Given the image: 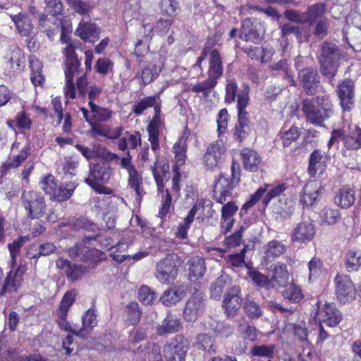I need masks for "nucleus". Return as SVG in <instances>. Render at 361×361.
I'll list each match as a JSON object with an SVG mask.
<instances>
[{
  "instance_id": "nucleus-28",
  "label": "nucleus",
  "mask_w": 361,
  "mask_h": 361,
  "mask_svg": "<svg viewBox=\"0 0 361 361\" xmlns=\"http://www.w3.org/2000/svg\"><path fill=\"white\" fill-rule=\"evenodd\" d=\"M10 17L20 36L28 37L32 34L34 25L27 13L20 12L15 15L10 14Z\"/></svg>"
},
{
  "instance_id": "nucleus-11",
  "label": "nucleus",
  "mask_w": 361,
  "mask_h": 361,
  "mask_svg": "<svg viewBox=\"0 0 361 361\" xmlns=\"http://www.w3.org/2000/svg\"><path fill=\"white\" fill-rule=\"evenodd\" d=\"M27 271L25 265H19L17 268H12L7 274L0 289V296L7 293L16 292L23 285L24 275Z\"/></svg>"
},
{
  "instance_id": "nucleus-1",
  "label": "nucleus",
  "mask_w": 361,
  "mask_h": 361,
  "mask_svg": "<svg viewBox=\"0 0 361 361\" xmlns=\"http://www.w3.org/2000/svg\"><path fill=\"white\" fill-rule=\"evenodd\" d=\"M302 110L307 121L319 126L334 114L333 106L328 97H318L312 100H305Z\"/></svg>"
},
{
  "instance_id": "nucleus-17",
  "label": "nucleus",
  "mask_w": 361,
  "mask_h": 361,
  "mask_svg": "<svg viewBox=\"0 0 361 361\" xmlns=\"http://www.w3.org/2000/svg\"><path fill=\"white\" fill-rule=\"evenodd\" d=\"M164 59L159 54H155L152 60L144 68L141 73V80L144 85L150 83L158 77L164 66Z\"/></svg>"
},
{
  "instance_id": "nucleus-4",
  "label": "nucleus",
  "mask_w": 361,
  "mask_h": 361,
  "mask_svg": "<svg viewBox=\"0 0 361 361\" xmlns=\"http://www.w3.org/2000/svg\"><path fill=\"white\" fill-rule=\"evenodd\" d=\"M22 205L29 218L39 219L46 211L44 197L40 192L33 190H25L21 195Z\"/></svg>"
},
{
  "instance_id": "nucleus-36",
  "label": "nucleus",
  "mask_w": 361,
  "mask_h": 361,
  "mask_svg": "<svg viewBox=\"0 0 361 361\" xmlns=\"http://www.w3.org/2000/svg\"><path fill=\"white\" fill-rule=\"evenodd\" d=\"M287 185L286 183H276V184H266L263 187H260L263 191L262 204L264 207H267L272 199L279 196L287 189Z\"/></svg>"
},
{
  "instance_id": "nucleus-39",
  "label": "nucleus",
  "mask_w": 361,
  "mask_h": 361,
  "mask_svg": "<svg viewBox=\"0 0 361 361\" xmlns=\"http://www.w3.org/2000/svg\"><path fill=\"white\" fill-rule=\"evenodd\" d=\"M188 275L190 281L201 278L205 273L204 259L200 257H194L188 261Z\"/></svg>"
},
{
  "instance_id": "nucleus-23",
  "label": "nucleus",
  "mask_w": 361,
  "mask_h": 361,
  "mask_svg": "<svg viewBox=\"0 0 361 361\" xmlns=\"http://www.w3.org/2000/svg\"><path fill=\"white\" fill-rule=\"evenodd\" d=\"M159 113V109L157 107V114L149 122L147 128L149 141L154 152L157 151L159 147V137L164 127Z\"/></svg>"
},
{
  "instance_id": "nucleus-22",
  "label": "nucleus",
  "mask_w": 361,
  "mask_h": 361,
  "mask_svg": "<svg viewBox=\"0 0 361 361\" xmlns=\"http://www.w3.org/2000/svg\"><path fill=\"white\" fill-rule=\"evenodd\" d=\"M320 195L319 185L315 181L307 183L300 195V204L303 207L313 206L318 201Z\"/></svg>"
},
{
  "instance_id": "nucleus-9",
  "label": "nucleus",
  "mask_w": 361,
  "mask_h": 361,
  "mask_svg": "<svg viewBox=\"0 0 361 361\" xmlns=\"http://www.w3.org/2000/svg\"><path fill=\"white\" fill-rule=\"evenodd\" d=\"M340 140L343 141L344 145L350 149H357L361 147V128L354 126L350 129V133L344 135L341 130H334L328 146L331 147L338 142Z\"/></svg>"
},
{
  "instance_id": "nucleus-43",
  "label": "nucleus",
  "mask_w": 361,
  "mask_h": 361,
  "mask_svg": "<svg viewBox=\"0 0 361 361\" xmlns=\"http://www.w3.org/2000/svg\"><path fill=\"white\" fill-rule=\"evenodd\" d=\"M289 274L287 267L285 264H277L273 269L272 281L274 283V288L283 286L288 280Z\"/></svg>"
},
{
  "instance_id": "nucleus-12",
  "label": "nucleus",
  "mask_w": 361,
  "mask_h": 361,
  "mask_svg": "<svg viewBox=\"0 0 361 361\" xmlns=\"http://www.w3.org/2000/svg\"><path fill=\"white\" fill-rule=\"evenodd\" d=\"M335 281L337 300L343 304L352 302L355 298L356 289L350 276L339 275Z\"/></svg>"
},
{
  "instance_id": "nucleus-7",
  "label": "nucleus",
  "mask_w": 361,
  "mask_h": 361,
  "mask_svg": "<svg viewBox=\"0 0 361 361\" xmlns=\"http://www.w3.org/2000/svg\"><path fill=\"white\" fill-rule=\"evenodd\" d=\"M189 347L187 338L181 335L176 336L164 347V357L166 361H185Z\"/></svg>"
},
{
  "instance_id": "nucleus-52",
  "label": "nucleus",
  "mask_w": 361,
  "mask_h": 361,
  "mask_svg": "<svg viewBox=\"0 0 361 361\" xmlns=\"http://www.w3.org/2000/svg\"><path fill=\"white\" fill-rule=\"evenodd\" d=\"M229 282L230 278L227 275L220 276L211 286V297L214 299H220L226 285Z\"/></svg>"
},
{
  "instance_id": "nucleus-33",
  "label": "nucleus",
  "mask_w": 361,
  "mask_h": 361,
  "mask_svg": "<svg viewBox=\"0 0 361 361\" xmlns=\"http://www.w3.org/2000/svg\"><path fill=\"white\" fill-rule=\"evenodd\" d=\"M355 191L350 187H343L334 196V203L343 209L351 207L355 202Z\"/></svg>"
},
{
  "instance_id": "nucleus-20",
  "label": "nucleus",
  "mask_w": 361,
  "mask_h": 361,
  "mask_svg": "<svg viewBox=\"0 0 361 361\" xmlns=\"http://www.w3.org/2000/svg\"><path fill=\"white\" fill-rule=\"evenodd\" d=\"M238 182L233 178L230 180L224 175H221L214 186V193L217 202L223 203L226 197L231 195L233 188Z\"/></svg>"
},
{
  "instance_id": "nucleus-57",
  "label": "nucleus",
  "mask_w": 361,
  "mask_h": 361,
  "mask_svg": "<svg viewBox=\"0 0 361 361\" xmlns=\"http://www.w3.org/2000/svg\"><path fill=\"white\" fill-rule=\"evenodd\" d=\"M30 147L26 145L20 150V153L13 157L10 158L8 161L5 164V166L7 169H14L18 167L23 161H24L27 156Z\"/></svg>"
},
{
  "instance_id": "nucleus-54",
  "label": "nucleus",
  "mask_w": 361,
  "mask_h": 361,
  "mask_svg": "<svg viewBox=\"0 0 361 361\" xmlns=\"http://www.w3.org/2000/svg\"><path fill=\"white\" fill-rule=\"evenodd\" d=\"M345 265L348 270L357 271L361 266V251H348L345 257Z\"/></svg>"
},
{
  "instance_id": "nucleus-58",
  "label": "nucleus",
  "mask_w": 361,
  "mask_h": 361,
  "mask_svg": "<svg viewBox=\"0 0 361 361\" xmlns=\"http://www.w3.org/2000/svg\"><path fill=\"white\" fill-rule=\"evenodd\" d=\"M275 346L274 345H255L250 351L252 356L272 358L274 353Z\"/></svg>"
},
{
  "instance_id": "nucleus-48",
  "label": "nucleus",
  "mask_w": 361,
  "mask_h": 361,
  "mask_svg": "<svg viewBox=\"0 0 361 361\" xmlns=\"http://www.w3.org/2000/svg\"><path fill=\"white\" fill-rule=\"evenodd\" d=\"M197 211V205H194L188 216L185 218L183 223L180 224L178 227L176 235L181 239H184L187 236L188 230L190 228L191 224L194 221L195 216Z\"/></svg>"
},
{
  "instance_id": "nucleus-45",
  "label": "nucleus",
  "mask_w": 361,
  "mask_h": 361,
  "mask_svg": "<svg viewBox=\"0 0 361 361\" xmlns=\"http://www.w3.org/2000/svg\"><path fill=\"white\" fill-rule=\"evenodd\" d=\"M75 188V185L72 183L57 186L51 199L58 202L65 201L72 196Z\"/></svg>"
},
{
  "instance_id": "nucleus-30",
  "label": "nucleus",
  "mask_w": 361,
  "mask_h": 361,
  "mask_svg": "<svg viewBox=\"0 0 361 361\" xmlns=\"http://www.w3.org/2000/svg\"><path fill=\"white\" fill-rule=\"evenodd\" d=\"M238 209L234 202H228L221 208V227L224 233L228 232L233 226V216Z\"/></svg>"
},
{
  "instance_id": "nucleus-14",
  "label": "nucleus",
  "mask_w": 361,
  "mask_h": 361,
  "mask_svg": "<svg viewBox=\"0 0 361 361\" xmlns=\"http://www.w3.org/2000/svg\"><path fill=\"white\" fill-rule=\"evenodd\" d=\"M315 227L313 222L308 219L298 224L291 233L293 242L307 243L311 241L315 235Z\"/></svg>"
},
{
  "instance_id": "nucleus-18",
  "label": "nucleus",
  "mask_w": 361,
  "mask_h": 361,
  "mask_svg": "<svg viewBox=\"0 0 361 361\" xmlns=\"http://www.w3.org/2000/svg\"><path fill=\"white\" fill-rule=\"evenodd\" d=\"M240 293V289L238 286H233L224 295L222 306L229 317L235 316L241 306L242 298Z\"/></svg>"
},
{
  "instance_id": "nucleus-19",
  "label": "nucleus",
  "mask_w": 361,
  "mask_h": 361,
  "mask_svg": "<svg viewBox=\"0 0 361 361\" xmlns=\"http://www.w3.org/2000/svg\"><path fill=\"white\" fill-rule=\"evenodd\" d=\"M203 298L201 293L192 296L186 302L183 317L188 322H195L204 310Z\"/></svg>"
},
{
  "instance_id": "nucleus-31",
  "label": "nucleus",
  "mask_w": 361,
  "mask_h": 361,
  "mask_svg": "<svg viewBox=\"0 0 361 361\" xmlns=\"http://www.w3.org/2000/svg\"><path fill=\"white\" fill-rule=\"evenodd\" d=\"M71 256L80 257L85 261L99 262L102 259V253L97 249H88L82 245H76L69 251Z\"/></svg>"
},
{
  "instance_id": "nucleus-40",
  "label": "nucleus",
  "mask_w": 361,
  "mask_h": 361,
  "mask_svg": "<svg viewBox=\"0 0 361 361\" xmlns=\"http://www.w3.org/2000/svg\"><path fill=\"white\" fill-rule=\"evenodd\" d=\"M245 51L250 58L259 59L262 63L269 62L274 53V49L268 46L263 47L262 48L252 47L247 49Z\"/></svg>"
},
{
  "instance_id": "nucleus-29",
  "label": "nucleus",
  "mask_w": 361,
  "mask_h": 361,
  "mask_svg": "<svg viewBox=\"0 0 361 361\" xmlns=\"http://www.w3.org/2000/svg\"><path fill=\"white\" fill-rule=\"evenodd\" d=\"M187 290L188 287L186 285L176 286L164 291L160 300L166 306L176 305L186 295Z\"/></svg>"
},
{
  "instance_id": "nucleus-13",
  "label": "nucleus",
  "mask_w": 361,
  "mask_h": 361,
  "mask_svg": "<svg viewBox=\"0 0 361 361\" xmlns=\"http://www.w3.org/2000/svg\"><path fill=\"white\" fill-rule=\"evenodd\" d=\"M264 30L256 19L245 18L242 22L240 38L246 42L257 43L263 37Z\"/></svg>"
},
{
  "instance_id": "nucleus-50",
  "label": "nucleus",
  "mask_w": 361,
  "mask_h": 361,
  "mask_svg": "<svg viewBox=\"0 0 361 361\" xmlns=\"http://www.w3.org/2000/svg\"><path fill=\"white\" fill-rule=\"evenodd\" d=\"M238 333L240 338L250 342L256 341L259 334L256 327L250 324H240L238 326Z\"/></svg>"
},
{
  "instance_id": "nucleus-44",
  "label": "nucleus",
  "mask_w": 361,
  "mask_h": 361,
  "mask_svg": "<svg viewBox=\"0 0 361 361\" xmlns=\"http://www.w3.org/2000/svg\"><path fill=\"white\" fill-rule=\"evenodd\" d=\"M30 64L31 68V81L32 84L35 86L41 85L44 81V78L42 73V64L41 61L34 57L32 56L30 59Z\"/></svg>"
},
{
  "instance_id": "nucleus-49",
  "label": "nucleus",
  "mask_w": 361,
  "mask_h": 361,
  "mask_svg": "<svg viewBox=\"0 0 361 361\" xmlns=\"http://www.w3.org/2000/svg\"><path fill=\"white\" fill-rule=\"evenodd\" d=\"M325 6L324 4H316L310 6L307 9L306 14V22L310 23L311 25L314 24L320 19H324L323 15L325 12Z\"/></svg>"
},
{
  "instance_id": "nucleus-27",
  "label": "nucleus",
  "mask_w": 361,
  "mask_h": 361,
  "mask_svg": "<svg viewBox=\"0 0 361 361\" xmlns=\"http://www.w3.org/2000/svg\"><path fill=\"white\" fill-rule=\"evenodd\" d=\"M100 30L94 24L81 21L76 30L75 35L82 41L87 42H94L99 39Z\"/></svg>"
},
{
  "instance_id": "nucleus-8",
  "label": "nucleus",
  "mask_w": 361,
  "mask_h": 361,
  "mask_svg": "<svg viewBox=\"0 0 361 361\" xmlns=\"http://www.w3.org/2000/svg\"><path fill=\"white\" fill-rule=\"evenodd\" d=\"M317 310L315 312V319L319 324H325L333 327L338 325L342 319L341 312L336 309L334 303L321 302H317Z\"/></svg>"
},
{
  "instance_id": "nucleus-64",
  "label": "nucleus",
  "mask_w": 361,
  "mask_h": 361,
  "mask_svg": "<svg viewBox=\"0 0 361 361\" xmlns=\"http://www.w3.org/2000/svg\"><path fill=\"white\" fill-rule=\"evenodd\" d=\"M89 105L90 106L91 111L93 114V116L95 118L96 121H106L111 117V111L107 109L100 108L94 104L92 102H89Z\"/></svg>"
},
{
  "instance_id": "nucleus-53",
  "label": "nucleus",
  "mask_w": 361,
  "mask_h": 361,
  "mask_svg": "<svg viewBox=\"0 0 361 361\" xmlns=\"http://www.w3.org/2000/svg\"><path fill=\"white\" fill-rule=\"evenodd\" d=\"M285 251V246L279 241L272 240L269 242L265 248V257L273 259L281 255Z\"/></svg>"
},
{
  "instance_id": "nucleus-6",
  "label": "nucleus",
  "mask_w": 361,
  "mask_h": 361,
  "mask_svg": "<svg viewBox=\"0 0 361 361\" xmlns=\"http://www.w3.org/2000/svg\"><path fill=\"white\" fill-rule=\"evenodd\" d=\"M178 272L175 256L167 255L157 262L154 276L161 283L169 284L176 279Z\"/></svg>"
},
{
  "instance_id": "nucleus-15",
  "label": "nucleus",
  "mask_w": 361,
  "mask_h": 361,
  "mask_svg": "<svg viewBox=\"0 0 361 361\" xmlns=\"http://www.w3.org/2000/svg\"><path fill=\"white\" fill-rule=\"evenodd\" d=\"M337 94L343 111H350L354 106V83L345 80L338 85Z\"/></svg>"
},
{
  "instance_id": "nucleus-35",
  "label": "nucleus",
  "mask_w": 361,
  "mask_h": 361,
  "mask_svg": "<svg viewBox=\"0 0 361 361\" xmlns=\"http://www.w3.org/2000/svg\"><path fill=\"white\" fill-rule=\"evenodd\" d=\"M222 73L223 65L221 57L217 50L213 49L209 54L208 77L216 82V80L221 76Z\"/></svg>"
},
{
  "instance_id": "nucleus-46",
  "label": "nucleus",
  "mask_w": 361,
  "mask_h": 361,
  "mask_svg": "<svg viewBox=\"0 0 361 361\" xmlns=\"http://www.w3.org/2000/svg\"><path fill=\"white\" fill-rule=\"evenodd\" d=\"M159 7L161 14L170 17L176 16L180 11L178 0H160Z\"/></svg>"
},
{
  "instance_id": "nucleus-62",
  "label": "nucleus",
  "mask_w": 361,
  "mask_h": 361,
  "mask_svg": "<svg viewBox=\"0 0 361 361\" xmlns=\"http://www.w3.org/2000/svg\"><path fill=\"white\" fill-rule=\"evenodd\" d=\"M229 116L226 109H222L219 111L216 118L217 132L219 137L224 135L227 132L228 121Z\"/></svg>"
},
{
  "instance_id": "nucleus-55",
  "label": "nucleus",
  "mask_w": 361,
  "mask_h": 361,
  "mask_svg": "<svg viewBox=\"0 0 361 361\" xmlns=\"http://www.w3.org/2000/svg\"><path fill=\"white\" fill-rule=\"evenodd\" d=\"M141 6L138 1H128L125 7L123 12V17L126 20H130V18L137 19L141 16Z\"/></svg>"
},
{
  "instance_id": "nucleus-59",
  "label": "nucleus",
  "mask_w": 361,
  "mask_h": 361,
  "mask_svg": "<svg viewBox=\"0 0 361 361\" xmlns=\"http://www.w3.org/2000/svg\"><path fill=\"white\" fill-rule=\"evenodd\" d=\"M283 296L289 301L298 302L302 299L303 294L299 286L291 284L283 290Z\"/></svg>"
},
{
  "instance_id": "nucleus-24",
  "label": "nucleus",
  "mask_w": 361,
  "mask_h": 361,
  "mask_svg": "<svg viewBox=\"0 0 361 361\" xmlns=\"http://www.w3.org/2000/svg\"><path fill=\"white\" fill-rule=\"evenodd\" d=\"M135 355L146 361H163L161 348L154 343H146L140 345L135 351Z\"/></svg>"
},
{
  "instance_id": "nucleus-42",
  "label": "nucleus",
  "mask_w": 361,
  "mask_h": 361,
  "mask_svg": "<svg viewBox=\"0 0 361 361\" xmlns=\"http://www.w3.org/2000/svg\"><path fill=\"white\" fill-rule=\"evenodd\" d=\"M319 218L321 224L331 226L341 219V213L338 209L326 206L320 212Z\"/></svg>"
},
{
  "instance_id": "nucleus-41",
  "label": "nucleus",
  "mask_w": 361,
  "mask_h": 361,
  "mask_svg": "<svg viewBox=\"0 0 361 361\" xmlns=\"http://www.w3.org/2000/svg\"><path fill=\"white\" fill-rule=\"evenodd\" d=\"M250 131L248 115H238V123L234 129V136L239 141L245 139Z\"/></svg>"
},
{
  "instance_id": "nucleus-25",
  "label": "nucleus",
  "mask_w": 361,
  "mask_h": 361,
  "mask_svg": "<svg viewBox=\"0 0 361 361\" xmlns=\"http://www.w3.org/2000/svg\"><path fill=\"white\" fill-rule=\"evenodd\" d=\"M300 82L309 94H313L319 86V80L316 71L312 68L302 69L299 72Z\"/></svg>"
},
{
  "instance_id": "nucleus-5",
  "label": "nucleus",
  "mask_w": 361,
  "mask_h": 361,
  "mask_svg": "<svg viewBox=\"0 0 361 361\" xmlns=\"http://www.w3.org/2000/svg\"><path fill=\"white\" fill-rule=\"evenodd\" d=\"M339 54L334 44L325 42L321 50L319 61L322 74L333 78L336 73Z\"/></svg>"
},
{
  "instance_id": "nucleus-16",
  "label": "nucleus",
  "mask_w": 361,
  "mask_h": 361,
  "mask_svg": "<svg viewBox=\"0 0 361 361\" xmlns=\"http://www.w3.org/2000/svg\"><path fill=\"white\" fill-rule=\"evenodd\" d=\"M224 152L225 146L222 140H218L210 145L203 157L205 166L209 169L218 166Z\"/></svg>"
},
{
  "instance_id": "nucleus-37",
  "label": "nucleus",
  "mask_w": 361,
  "mask_h": 361,
  "mask_svg": "<svg viewBox=\"0 0 361 361\" xmlns=\"http://www.w3.org/2000/svg\"><path fill=\"white\" fill-rule=\"evenodd\" d=\"M149 107H154L155 114H157V107L161 109L160 99L158 94L147 97L142 99L133 106V111L136 115L142 114L145 110Z\"/></svg>"
},
{
  "instance_id": "nucleus-3",
  "label": "nucleus",
  "mask_w": 361,
  "mask_h": 361,
  "mask_svg": "<svg viewBox=\"0 0 361 361\" xmlns=\"http://www.w3.org/2000/svg\"><path fill=\"white\" fill-rule=\"evenodd\" d=\"M112 175V169L106 165L90 164V174L85 183L100 194H111V189L104 186Z\"/></svg>"
},
{
  "instance_id": "nucleus-2",
  "label": "nucleus",
  "mask_w": 361,
  "mask_h": 361,
  "mask_svg": "<svg viewBox=\"0 0 361 361\" xmlns=\"http://www.w3.org/2000/svg\"><path fill=\"white\" fill-rule=\"evenodd\" d=\"M75 49L76 47L74 43L66 45L62 50L65 58V76L66 80L64 92L66 97L70 99L75 97L76 90L73 83V78L80 66V61L75 54Z\"/></svg>"
},
{
  "instance_id": "nucleus-47",
  "label": "nucleus",
  "mask_w": 361,
  "mask_h": 361,
  "mask_svg": "<svg viewBox=\"0 0 361 361\" xmlns=\"http://www.w3.org/2000/svg\"><path fill=\"white\" fill-rule=\"evenodd\" d=\"M249 92V86L244 85L243 89L240 90L237 95L238 115H248L246 107L248 106L250 101Z\"/></svg>"
},
{
  "instance_id": "nucleus-61",
  "label": "nucleus",
  "mask_w": 361,
  "mask_h": 361,
  "mask_svg": "<svg viewBox=\"0 0 361 361\" xmlns=\"http://www.w3.org/2000/svg\"><path fill=\"white\" fill-rule=\"evenodd\" d=\"M127 320L130 324H137L141 317V311L137 302H130L126 309Z\"/></svg>"
},
{
  "instance_id": "nucleus-56",
  "label": "nucleus",
  "mask_w": 361,
  "mask_h": 361,
  "mask_svg": "<svg viewBox=\"0 0 361 361\" xmlns=\"http://www.w3.org/2000/svg\"><path fill=\"white\" fill-rule=\"evenodd\" d=\"M47 11L49 12L51 16L50 18H47L45 15L47 19H49V23L54 21V19L59 18L58 16L61 15L63 11V4L61 0H47Z\"/></svg>"
},
{
  "instance_id": "nucleus-60",
  "label": "nucleus",
  "mask_w": 361,
  "mask_h": 361,
  "mask_svg": "<svg viewBox=\"0 0 361 361\" xmlns=\"http://www.w3.org/2000/svg\"><path fill=\"white\" fill-rule=\"evenodd\" d=\"M300 135V129L296 126H292L288 130L281 133V138L283 147H286L298 139Z\"/></svg>"
},
{
  "instance_id": "nucleus-63",
  "label": "nucleus",
  "mask_w": 361,
  "mask_h": 361,
  "mask_svg": "<svg viewBox=\"0 0 361 361\" xmlns=\"http://www.w3.org/2000/svg\"><path fill=\"white\" fill-rule=\"evenodd\" d=\"M42 189L51 198L58 185L55 180V178L51 174H47L43 176L40 180Z\"/></svg>"
},
{
  "instance_id": "nucleus-10",
  "label": "nucleus",
  "mask_w": 361,
  "mask_h": 361,
  "mask_svg": "<svg viewBox=\"0 0 361 361\" xmlns=\"http://www.w3.org/2000/svg\"><path fill=\"white\" fill-rule=\"evenodd\" d=\"M75 298V293L71 290L65 293L61 299L59 309L56 310V321L59 327L68 332H71L75 335H79L80 332H76L72 328L71 324L67 321V314L69 308L73 304Z\"/></svg>"
},
{
  "instance_id": "nucleus-34",
  "label": "nucleus",
  "mask_w": 361,
  "mask_h": 361,
  "mask_svg": "<svg viewBox=\"0 0 361 361\" xmlns=\"http://www.w3.org/2000/svg\"><path fill=\"white\" fill-rule=\"evenodd\" d=\"M241 156L246 170L251 172H255L258 170L262 159L256 151L245 148L242 150Z\"/></svg>"
},
{
  "instance_id": "nucleus-38",
  "label": "nucleus",
  "mask_w": 361,
  "mask_h": 361,
  "mask_svg": "<svg viewBox=\"0 0 361 361\" xmlns=\"http://www.w3.org/2000/svg\"><path fill=\"white\" fill-rule=\"evenodd\" d=\"M181 323L180 319L173 314H168L161 326L157 329V333L161 336L166 334H173L180 330Z\"/></svg>"
},
{
  "instance_id": "nucleus-51",
  "label": "nucleus",
  "mask_w": 361,
  "mask_h": 361,
  "mask_svg": "<svg viewBox=\"0 0 361 361\" xmlns=\"http://www.w3.org/2000/svg\"><path fill=\"white\" fill-rule=\"evenodd\" d=\"M248 276L252 279V282L259 287L267 288H274V283L272 281H270L266 276L255 269H250Z\"/></svg>"
},
{
  "instance_id": "nucleus-21",
  "label": "nucleus",
  "mask_w": 361,
  "mask_h": 361,
  "mask_svg": "<svg viewBox=\"0 0 361 361\" xmlns=\"http://www.w3.org/2000/svg\"><path fill=\"white\" fill-rule=\"evenodd\" d=\"M38 20L39 25L44 29V32L50 40L54 39L59 27H62V25H65L66 32H71L72 30L71 23L68 20L63 22L60 18H56L54 21L49 23L50 20L47 19L44 15L42 14L38 17Z\"/></svg>"
},
{
  "instance_id": "nucleus-32",
  "label": "nucleus",
  "mask_w": 361,
  "mask_h": 361,
  "mask_svg": "<svg viewBox=\"0 0 361 361\" xmlns=\"http://www.w3.org/2000/svg\"><path fill=\"white\" fill-rule=\"evenodd\" d=\"M128 185L135 192L136 200L140 202L145 194L142 176L136 169L128 172Z\"/></svg>"
},
{
  "instance_id": "nucleus-26",
  "label": "nucleus",
  "mask_w": 361,
  "mask_h": 361,
  "mask_svg": "<svg viewBox=\"0 0 361 361\" xmlns=\"http://www.w3.org/2000/svg\"><path fill=\"white\" fill-rule=\"evenodd\" d=\"M326 161L327 157L324 152L314 150L310 157L309 174L313 177L323 174L326 169Z\"/></svg>"
}]
</instances>
